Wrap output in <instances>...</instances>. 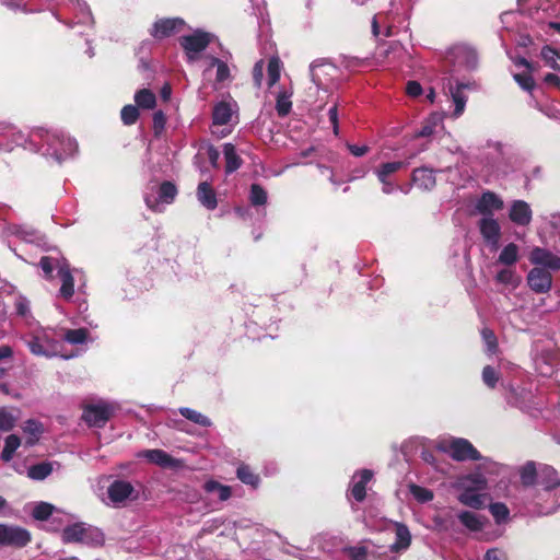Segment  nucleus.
Returning <instances> with one entry per match:
<instances>
[{
	"mask_svg": "<svg viewBox=\"0 0 560 560\" xmlns=\"http://www.w3.org/2000/svg\"><path fill=\"white\" fill-rule=\"evenodd\" d=\"M445 61L453 72L470 71L477 67L478 57L470 46L456 45L447 50Z\"/></svg>",
	"mask_w": 560,
	"mask_h": 560,
	"instance_id": "9",
	"label": "nucleus"
},
{
	"mask_svg": "<svg viewBox=\"0 0 560 560\" xmlns=\"http://www.w3.org/2000/svg\"><path fill=\"white\" fill-rule=\"evenodd\" d=\"M178 411L184 418H186L187 420H189L196 424H199L201 427L208 428L212 424L211 420L207 416H205V415L200 413L199 411H196L191 408L182 407V408H179Z\"/></svg>",
	"mask_w": 560,
	"mask_h": 560,
	"instance_id": "44",
	"label": "nucleus"
},
{
	"mask_svg": "<svg viewBox=\"0 0 560 560\" xmlns=\"http://www.w3.org/2000/svg\"><path fill=\"white\" fill-rule=\"evenodd\" d=\"M267 191L258 184H253L249 191V201L254 207L267 203Z\"/></svg>",
	"mask_w": 560,
	"mask_h": 560,
	"instance_id": "51",
	"label": "nucleus"
},
{
	"mask_svg": "<svg viewBox=\"0 0 560 560\" xmlns=\"http://www.w3.org/2000/svg\"><path fill=\"white\" fill-rule=\"evenodd\" d=\"M120 117H121L122 122L126 126L133 125L137 121L138 117H139L138 107L133 106V105H126V106H124L121 112H120Z\"/></svg>",
	"mask_w": 560,
	"mask_h": 560,
	"instance_id": "56",
	"label": "nucleus"
},
{
	"mask_svg": "<svg viewBox=\"0 0 560 560\" xmlns=\"http://www.w3.org/2000/svg\"><path fill=\"white\" fill-rule=\"evenodd\" d=\"M62 540L65 542H100L103 540V534L91 525L75 523L63 528Z\"/></svg>",
	"mask_w": 560,
	"mask_h": 560,
	"instance_id": "14",
	"label": "nucleus"
},
{
	"mask_svg": "<svg viewBox=\"0 0 560 560\" xmlns=\"http://www.w3.org/2000/svg\"><path fill=\"white\" fill-rule=\"evenodd\" d=\"M39 267L47 279L52 278V271L57 269L61 280L60 295L66 300L72 298L74 293L73 277L63 257H59L58 255L43 256L39 260Z\"/></svg>",
	"mask_w": 560,
	"mask_h": 560,
	"instance_id": "6",
	"label": "nucleus"
},
{
	"mask_svg": "<svg viewBox=\"0 0 560 560\" xmlns=\"http://www.w3.org/2000/svg\"><path fill=\"white\" fill-rule=\"evenodd\" d=\"M215 39V35L202 30H196L192 34L182 36L179 42L187 61L192 63L200 58V54Z\"/></svg>",
	"mask_w": 560,
	"mask_h": 560,
	"instance_id": "11",
	"label": "nucleus"
},
{
	"mask_svg": "<svg viewBox=\"0 0 560 560\" xmlns=\"http://www.w3.org/2000/svg\"><path fill=\"white\" fill-rule=\"evenodd\" d=\"M329 70L334 71L335 67L331 63L315 60L310 66L311 79L317 88L324 85L320 73L329 74Z\"/></svg>",
	"mask_w": 560,
	"mask_h": 560,
	"instance_id": "38",
	"label": "nucleus"
},
{
	"mask_svg": "<svg viewBox=\"0 0 560 560\" xmlns=\"http://www.w3.org/2000/svg\"><path fill=\"white\" fill-rule=\"evenodd\" d=\"M495 280L499 283L512 287H516L520 283V278L516 276L515 271L510 268L500 270L495 276Z\"/></svg>",
	"mask_w": 560,
	"mask_h": 560,
	"instance_id": "53",
	"label": "nucleus"
},
{
	"mask_svg": "<svg viewBox=\"0 0 560 560\" xmlns=\"http://www.w3.org/2000/svg\"><path fill=\"white\" fill-rule=\"evenodd\" d=\"M372 477L373 472L369 469H362L353 475L350 494L355 501L362 502L365 499L366 485L371 481Z\"/></svg>",
	"mask_w": 560,
	"mask_h": 560,
	"instance_id": "29",
	"label": "nucleus"
},
{
	"mask_svg": "<svg viewBox=\"0 0 560 560\" xmlns=\"http://www.w3.org/2000/svg\"><path fill=\"white\" fill-rule=\"evenodd\" d=\"M533 361L540 375L551 376L560 364V353L552 347L536 342L533 349Z\"/></svg>",
	"mask_w": 560,
	"mask_h": 560,
	"instance_id": "12",
	"label": "nucleus"
},
{
	"mask_svg": "<svg viewBox=\"0 0 560 560\" xmlns=\"http://www.w3.org/2000/svg\"><path fill=\"white\" fill-rule=\"evenodd\" d=\"M22 339L31 353L36 357L54 358L60 355L65 359L74 357V354L62 353L63 343L55 329L42 327L37 323L28 327Z\"/></svg>",
	"mask_w": 560,
	"mask_h": 560,
	"instance_id": "2",
	"label": "nucleus"
},
{
	"mask_svg": "<svg viewBox=\"0 0 560 560\" xmlns=\"http://www.w3.org/2000/svg\"><path fill=\"white\" fill-rule=\"evenodd\" d=\"M185 26V21L180 18L160 19L154 22L150 34L155 39H163L180 32Z\"/></svg>",
	"mask_w": 560,
	"mask_h": 560,
	"instance_id": "18",
	"label": "nucleus"
},
{
	"mask_svg": "<svg viewBox=\"0 0 560 560\" xmlns=\"http://www.w3.org/2000/svg\"><path fill=\"white\" fill-rule=\"evenodd\" d=\"M540 55L548 67L555 70H560V54L557 50L550 46H545L541 49Z\"/></svg>",
	"mask_w": 560,
	"mask_h": 560,
	"instance_id": "50",
	"label": "nucleus"
},
{
	"mask_svg": "<svg viewBox=\"0 0 560 560\" xmlns=\"http://www.w3.org/2000/svg\"><path fill=\"white\" fill-rule=\"evenodd\" d=\"M509 219L517 226H527L533 219V210L524 200H513L509 208Z\"/></svg>",
	"mask_w": 560,
	"mask_h": 560,
	"instance_id": "22",
	"label": "nucleus"
},
{
	"mask_svg": "<svg viewBox=\"0 0 560 560\" xmlns=\"http://www.w3.org/2000/svg\"><path fill=\"white\" fill-rule=\"evenodd\" d=\"M21 418V410L18 407H0V431H11Z\"/></svg>",
	"mask_w": 560,
	"mask_h": 560,
	"instance_id": "33",
	"label": "nucleus"
},
{
	"mask_svg": "<svg viewBox=\"0 0 560 560\" xmlns=\"http://www.w3.org/2000/svg\"><path fill=\"white\" fill-rule=\"evenodd\" d=\"M223 154L225 159V173L232 174L238 170L242 165V160L236 153V149L232 143H225L223 145Z\"/></svg>",
	"mask_w": 560,
	"mask_h": 560,
	"instance_id": "36",
	"label": "nucleus"
},
{
	"mask_svg": "<svg viewBox=\"0 0 560 560\" xmlns=\"http://www.w3.org/2000/svg\"><path fill=\"white\" fill-rule=\"evenodd\" d=\"M454 517L469 532L477 533L482 530L488 518L476 512L468 510L455 511Z\"/></svg>",
	"mask_w": 560,
	"mask_h": 560,
	"instance_id": "25",
	"label": "nucleus"
},
{
	"mask_svg": "<svg viewBox=\"0 0 560 560\" xmlns=\"http://www.w3.org/2000/svg\"><path fill=\"white\" fill-rule=\"evenodd\" d=\"M54 506L46 502H39L33 509L32 515L35 520L45 521L52 514Z\"/></svg>",
	"mask_w": 560,
	"mask_h": 560,
	"instance_id": "57",
	"label": "nucleus"
},
{
	"mask_svg": "<svg viewBox=\"0 0 560 560\" xmlns=\"http://www.w3.org/2000/svg\"><path fill=\"white\" fill-rule=\"evenodd\" d=\"M503 200L492 191H485L476 201L475 208L483 217L493 215L503 208Z\"/></svg>",
	"mask_w": 560,
	"mask_h": 560,
	"instance_id": "26",
	"label": "nucleus"
},
{
	"mask_svg": "<svg viewBox=\"0 0 560 560\" xmlns=\"http://www.w3.org/2000/svg\"><path fill=\"white\" fill-rule=\"evenodd\" d=\"M8 235L16 236L18 238L36 245H42L43 235L35 229L28 225L9 224L4 229Z\"/></svg>",
	"mask_w": 560,
	"mask_h": 560,
	"instance_id": "27",
	"label": "nucleus"
},
{
	"mask_svg": "<svg viewBox=\"0 0 560 560\" xmlns=\"http://www.w3.org/2000/svg\"><path fill=\"white\" fill-rule=\"evenodd\" d=\"M517 259H518V247L516 244L510 243V244L505 245L503 247V249L501 250L498 261L503 265L512 266L517 261Z\"/></svg>",
	"mask_w": 560,
	"mask_h": 560,
	"instance_id": "48",
	"label": "nucleus"
},
{
	"mask_svg": "<svg viewBox=\"0 0 560 560\" xmlns=\"http://www.w3.org/2000/svg\"><path fill=\"white\" fill-rule=\"evenodd\" d=\"M203 489L207 493H217L221 502L228 501L232 495V488L230 486L222 485L212 479L203 483Z\"/></svg>",
	"mask_w": 560,
	"mask_h": 560,
	"instance_id": "40",
	"label": "nucleus"
},
{
	"mask_svg": "<svg viewBox=\"0 0 560 560\" xmlns=\"http://www.w3.org/2000/svg\"><path fill=\"white\" fill-rule=\"evenodd\" d=\"M386 523L392 525L395 532V541L389 546V550L395 553H402L408 550L412 536L407 525L396 521H387Z\"/></svg>",
	"mask_w": 560,
	"mask_h": 560,
	"instance_id": "21",
	"label": "nucleus"
},
{
	"mask_svg": "<svg viewBox=\"0 0 560 560\" xmlns=\"http://www.w3.org/2000/svg\"><path fill=\"white\" fill-rule=\"evenodd\" d=\"M176 195V186L171 182H163L158 189V196L147 192L144 195V202L151 210L161 212L163 210L162 206L172 203Z\"/></svg>",
	"mask_w": 560,
	"mask_h": 560,
	"instance_id": "17",
	"label": "nucleus"
},
{
	"mask_svg": "<svg viewBox=\"0 0 560 560\" xmlns=\"http://www.w3.org/2000/svg\"><path fill=\"white\" fill-rule=\"evenodd\" d=\"M478 226L485 242L497 247L501 237V226L498 220L493 215H486L480 219Z\"/></svg>",
	"mask_w": 560,
	"mask_h": 560,
	"instance_id": "23",
	"label": "nucleus"
},
{
	"mask_svg": "<svg viewBox=\"0 0 560 560\" xmlns=\"http://www.w3.org/2000/svg\"><path fill=\"white\" fill-rule=\"evenodd\" d=\"M518 475L522 487L537 486L555 490L560 486L558 471L546 464L537 465L535 462H527L520 467Z\"/></svg>",
	"mask_w": 560,
	"mask_h": 560,
	"instance_id": "4",
	"label": "nucleus"
},
{
	"mask_svg": "<svg viewBox=\"0 0 560 560\" xmlns=\"http://www.w3.org/2000/svg\"><path fill=\"white\" fill-rule=\"evenodd\" d=\"M52 472V464L49 462H43L36 465H32L27 469L28 478L33 480H44Z\"/></svg>",
	"mask_w": 560,
	"mask_h": 560,
	"instance_id": "43",
	"label": "nucleus"
},
{
	"mask_svg": "<svg viewBox=\"0 0 560 560\" xmlns=\"http://www.w3.org/2000/svg\"><path fill=\"white\" fill-rule=\"evenodd\" d=\"M31 541V534L27 529L2 524V546L24 547Z\"/></svg>",
	"mask_w": 560,
	"mask_h": 560,
	"instance_id": "19",
	"label": "nucleus"
},
{
	"mask_svg": "<svg viewBox=\"0 0 560 560\" xmlns=\"http://www.w3.org/2000/svg\"><path fill=\"white\" fill-rule=\"evenodd\" d=\"M292 108L291 93L283 90L277 95L276 110L280 117L287 116Z\"/></svg>",
	"mask_w": 560,
	"mask_h": 560,
	"instance_id": "49",
	"label": "nucleus"
},
{
	"mask_svg": "<svg viewBox=\"0 0 560 560\" xmlns=\"http://www.w3.org/2000/svg\"><path fill=\"white\" fill-rule=\"evenodd\" d=\"M466 86H467L466 84H457L456 86H452V85L450 86L452 100L455 105V109H454V114H453L455 118L459 117L464 113L467 97L463 93V89Z\"/></svg>",
	"mask_w": 560,
	"mask_h": 560,
	"instance_id": "39",
	"label": "nucleus"
},
{
	"mask_svg": "<svg viewBox=\"0 0 560 560\" xmlns=\"http://www.w3.org/2000/svg\"><path fill=\"white\" fill-rule=\"evenodd\" d=\"M411 180L413 185L423 190H431L436 184L434 171L425 166L415 168Z\"/></svg>",
	"mask_w": 560,
	"mask_h": 560,
	"instance_id": "31",
	"label": "nucleus"
},
{
	"mask_svg": "<svg viewBox=\"0 0 560 560\" xmlns=\"http://www.w3.org/2000/svg\"><path fill=\"white\" fill-rule=\"evenodd\" d=\"M236 476L245 485L257 487L259 483V477L255 475L246 465H241L237 468Z\"/></svg>",
	"mask_w": 560,
	"mask_h": 560,
	"instance_id": "52",
	"label": "nucleus"
},
{
	"mask_svg": "<svg viewBox=\"0 0 560 560\" xmlns=\"http://www.w3.org/2000/svg\"><path fill=\"white\" fill-rule=\"evenodd\" d=\"M523 503L528 512L541 516L555 513L559 508L553 490L537 486L523 487Z\"/></svg>",
	"mask_w": 560,
	"mask_h": 560,
	"instance_id": "5",
	"label": "nucleus"
},
{
	"mask_svg": "<svg viewBox=\"0 0 560 560\" xmlns=\"http://www.w3.org/2000/svg\"><path fill=\"white\" fill-rule=\"evenodd\" d=\"M30 144L33 151L58 163L74 155L78 150L77 141L59 129L36 128L30 133Z\"/></svg>",
	"mask_w": 560,
	"mask_h": 560,
	"instance_id": "1",
	"label": "nucleus"
},
{
	"mask_svg": "<svg viewBox=\"0 0 560 560\" xmlns=\"http://www.w3.org/2000/svg\"><path fill=\"white\" fill-rule=\"evenodd\" d=\"M15 312L19 316H21L27 327L36 324L35 319L32 316L31 308H30V302L24 296H19L15 299L14 302Z\"/></svg>",
	"mask_w": 560,
	"mask_h": 560,
	"instance_id": "41",
	"label": "nucleus"
},
{
	"mask_svg": "<svg viewBox=\"0 0 560 560\" xmlns=\"http://www.w3.org/2000/svg\"><path fill=\"white\" fill-rule=\"evenodd\" d=\"M530 72L532 71H528L526 70L525 73H515L513 77H514V80L517 82V84L524 90V91H527V92H530L534 86H535V82L530 75Z\"/></svg>",
	"mask_w": 560,
	"mask_h": 560,
	"instance_id": "59",
	"label": "nucleus"
},
{
	"mask_svg": "<svg viewBox=\"0 0 560 560\" xmlns=\"http://www.w3.org/2000/svg\"><path fill=\"white\" fill-rule=\"evenodd\" d=\"M489 512L498 525L510 520V510L505 503L494 502L489 504Z\"/></svg>",
	"mask_w": 560,
	"mask_h": 560,
	"instance_id": "45",
	"label": "nucleus"
},
{
	"mask_svg": "<svg viewBox=\"0 0 560 560\" xmlns=\"http://www.w3.org/2000/svg\"><path fill=\"white\" fill-rule=\"evenodd\" d=\"M438 125V119L436 118H431L429 119L422 127L420 130H418L415 135L416 138H425V137H430L434 133V128L435 126Z\"/></svg>",
	"mask_w": 560,
	"mask_h": 560,
	"instance_id": "60",
	"label": "nucleus"
},
{
	"mask_svg": "<svg viewBox=\"0 0 560 560\" xmlns=\"http://www.w3.org/2000/svg\"><path fill=\"white\" fill-rule=\"evenodd\" d=\"M410 493L420 503L429 502L433 499V492L427 488L417 485L409 486Z\"/></svg>",
	"mask_w": 560,
	"mask_h": 560,
	"instance_id": "55",
	"label": "nucleus"
},
{
	"mask_svg": "<svg viewBox=\"0 0 560 560\" xmlns=\"http://www.w3.org/2000/svg\"><path fill=\"white\" fill-rule=\"evenodd\" d=\"M75 22H63L67 26L73 27L74 24H84L92 25L93 24V15L88 7V4L81 0H75Z\"/></svg>",
	"mask_w": 560,
	"mask_h": 560,
	"instance_id": "37",
	"label": "nucleus"
},
{
	"mask_svg": "<svg viewBox=\"0 0 560 560\" xmlns=\"http://www.w3.org/2000/svg\"><path fill=\"white\" fill-rule=\"evenodd\" d=\"M238 106L234 101H221L212 110V135L224 138L232 132V127L238 122Z\"/></svg>",
	"mask_w": 560,
	"mask_h": 560,
	"instance_id": "7",
	"label": "nucleus"
},
{
	"mask_svg": "<svg viewBox=\"0 0 560 560\" xmlns=\"http://www.w3.org/2000/svg\"><path fill=\"white\" fill-rule=\"evenodd\" d=\"M138 457L144 458L162 468H175L179 464V462L173 458L168 453L159 448L144 450L138 454Z\"/></svg>",
	"mask_w": 560,
	"mask_h": 560,
	"instance_id": "28",
	"label": "nucleus"
},
{
	"mask_svg": "<svg viewBox=\"0 0 560 560\" xmlns=\"http://www.w3.org/2000/svg\"><path fill=\"white\" fill-rule=\"evenodd\" d=\"M439 448L448 454L456 462L481 460L479 468L498 471L499 465L490 458H483L477 448L464 438L444 439L439 443Z\"/></svg>",
	"mask_w": 560,
	"mask_h": 560,
	"instance_id": "3",
	"label": "nucleus"
},
{
	"mask_svg": "<svg viewBox=\"0 0 560 560\" xmlns=\"http://www.w3.org/2000/svg\"><path fill=\"white\" fill-rule=\"evenodd\" d=\"M62 339L70 345H84L88 342L89 331L85 328L68 329L61 340Z\"/></svg>",
	"mask_w": 560,
	"mask_h": 560,
	"instance_id": "47",
	"label": "nucleus"
},
{
	"mask_svg": "<svg viewBox=\"0 0 560 560\" xmlns=\"http://www.w3.org/2000/svg\"><path fill=\"white\" fill-rule=\"evenodd\" d=\"M504 397L509 405L526 411L538 409L540 405L535 400L532 388L509 385L505 387Z\"/></svg>",
	"mask_w": 560,
	"mask_h": 560,
	"instance_id": "16",
	"label": "nucleus"
},
{
	"mask_svg": "<svg viewBox=\"0 0 560 560\" xmlns=\"http://www.w3.org/2000/svg\"><path fill=\"white\" fill-rule=\"evenodd\" d=\"M20 445L21 440L18 435L10 434L9 436H7L3 450L0 455L1 459L5 463L10 462L13 458V455Z\"/></svg>",
	"mask_w": 560,
	"mask_h": 560,
	"instance_id": "46",
	"label": "nucleus"
},
{
	"mask_svg": "<svg viewBox=\"0 0 560 560\" xmlns=\"http://www.w3.org/2000/svg\"><path fill=\"white\" fill-rule=\"evenodd\" d=\"M457 500L463 504L470 509L480 510L485 506V503L488 499L487 493H482L479 491H475L474 489H457Z\"/></svg>",
	"mask_w": 560,
	"mask_h": 560,
	"instance_id": "30",
	"label": "nucleus"
},
{
	"mask_svg": "<svg viewBox=\"0 0 560 560\" xmlns=\"http://www.w3.org/2000/svg\"><path fill=\"white\" fill-rule=\"evenodd\" d=\"M197 198L208 210H213L218 206L215 192L208 182H202L198 185Z\"/></svg>",
	"mask_w": 560,
	"mask_h": 560,
	"instance_id": "34",
	"label": "nucleus"
},
{
	"mask_svg": "<svg viewBox=\"0 0 560 560\" xmlns=\"http://www.w3.org/2000/svg\"><path fill=\"white\" fill-rule=\"evenodd\" d=\"M11 137H12V142L15 144V145H23L24 148L26 149H30L33 151V149L31 148V144H30V137L26 138V136L21 132V131H18L13 128H11L9 130Z\"/></svg>",
	"mask_w": 560,
	"mask_h": 560,
	"instance_id": "61",
	"label": "nucleus"
},
{
	"mask_svg": "<svg viewBox=\"0 0 560 560\" xmlns=\"http://www.w3.org/2000/svg\"><path fill=\"white\" fill-rule=\"evenodd\" d=\"M482 338L487 345V349L489 352H493L497 348V339L494 334L489 329L482 330Z\"/></svg>",
	"mask_w": 560,
	"mask_h": 560,
	"instance_id": "63",
	"label": "nucleus"
},
{
	"mask_svg": "<svg viewBox=\"0 0 560 560\" xmlns=\"http://www.w3.org/2000/svg\"><path fill=\"white\" fill-rule=\"evenodd\" d=\"M264 78V61L259 60L255 63L253 69V79L256 86H260Z\"/></svg>",
	"mask_w": 560,
	"mask_h": 560,
	"instance_id": "64",
	"label": "nucleus"
},
{
	"mask_svg": "<svg viewBox=\"0 0 560 560\" xmlns=\"http://www.w3.org/2000/svg\"><path fill=\"white\" fill-rule=\"evenodd\" d=\"M268 85L271 88L280 79L281 65L277 57H272L268 62Z\"/></svg>",
	"mask_w": 560,
	"mask_h": 560,
	"instance_id": "54",
	"label": "nucleus"
},
{
	"mask_svg": "<svg viewBox=\"0 0 560 560\" xmlns=\"http://www.w3.org/2000/svg\"><path fill=\"white\" fill-rule=\"evenodd\" d=\"M409 166L408 161H393L380 164L374 170L378 182L382 184V191L386 195H390L398 190V185L394 182V175L400 170H405Z\"/></svg>",
	"mask_w": 560,
	"mask_h": 560,
	"instance_id": "15",
	"label": "nucleus"
},
{
	"mask_svg": "<svg viewBox=\"0 0 560 560\" xmlns=\"http://www.w3.org/2000/svg\"><path fill=\"white\" fill-rule=\"evenodd\" d=\"M529 261L535 266L544 267L548 271L560 270V257L542 247H534L532 249Z\"/></svg>",
	"mask_w": 560,
	"mask_h": 560,
	"instance_id": "20",
	"label": "nucleus"
},
{
	"mask_svg": "<svg viewBox=\"0 0 560 560\" xmlns=\"http://www.w3.org/2000/svg\"><path fill=\"white\" fill-rule=\"evenodd\" d=\"M499 372L494 368L490 365L483 368L482 381L489 388H494L499 382Z\"/></svg>",
	"mask_w": 560,
	"mask_h": 560,
	"instance_id": "58",
	"label": "nucleus"
},
{
	"mask_svg": "<svg viewBox=\"0 0 560 560\" xmlns=\"http://www.w3.org/2000/svg\"><path fill=\"white\" fill-rule=\"evenodd\" d=\"M202 59V78L206 81H211L214 72L212 82L214 89L223 88L232 81L231 69L224 60L211 55H205Z\"/></svg>",
	"mask_w": 560,
	"mask_h": 560,
	"instance_id": "10",
	"label": "nucleus"
},
{
	"mask_svg": "<svg viewBox=\"0 0 560 560\" xmlns=\"http://www.w3.org/2000/svg\"><path fill=\"white\" fill-rule=\"evenodd\" d=\"M97 498L107 506L120 508L129 500H136L138 492L133 485L125 479H115L108 486L106 491L98 488Z\"/></svg>",
	"mask_w": 560,
	"mask_h": 560,
	"instance_id": "8",
	"label": "nucleus"
},
{
	"mask_svg": "<svg viewBox=\"0 0 560 560\" xmlns=\"http://www.w3.org/2000/svg\"><path fill=\"white\" fill-rule=\"evenodd\" d=\"M457 489H466L471 488L475 491H479L485 493L483 491L488 488V481L486 477L481 472H474L467 476H464L457 480L456 483Z\"/></svg>",
	"mask_w": 560,
	"mask_h": 560,
	"instance_id": "32",
	"label": "nucleus"
},
{
	"mask_svg": "<svg viewBox=\"0 0 560 560\" xmlns=\"http://www.w3.org/2000/svg\"><path fill=\"white\" fill-rule=\"evenodd\" d=\"M166 124V117L162 110H158L153 114V128L156 135L164 130Z\"/></svg>",
	"mask_w": 560,
	"mask_h": 560,
	"instance_id": "62",
	"label": "nucleus"
},
{
	"mask_svg": "<svg viewBox=\"0 0 560 560\" xmlns=\"http://www.w3.org/2000/svg\"><path fill=\"white\" fill-rule=\"evenodd\" d=\"M22 429L23 432L27 435L25 440V444L27 446L35 445L44 431L43 424L34 419H28L25 421Z\"/></svg>",
	"mask_w": 560,
	"mask_h": 560,
	"instance_id": "35",
	"label": "nucleus"
},
{
	"mask_svg": "<svg viewBox=\"0 0 560 560\" xmlns=\"http://www.w3.org/2000/svg\"><path fill=\"white\" fill-rule=\"evenodd\" d=\"M137 107L152 109L156 104L155 94L149 89H141L135 94Z\"/></svg>",
	"mask_w": 560,
	"mask_h": 560,
	"instance_id": "42",
	"label": "nucleus"
},
{
	"mask_svg": "<svg viewBox=\"0 0 560 560\" xmlns=\"http://www.w3.org/2000/svg\"><path fill=\"white\" fill-rule=\"evenodd\" d=\"M115 411V404L105 400H98L84 407L82 419L90 427L103 428L113 417Z\"/></svg>",
	"mask_w": 560,
	"mask_h": 560,
	"instance_id": "13",
	"label": "nucleus"
},
{
	"mask_svg": "<svg viewBox=\"0 0 560 560\" xmlns=\"http://www.w3.org/2000/svg\"><path fill=\"white\" fill-rule=\"evenodd\" d=\"M527 283L536 293H547L552 285L550 271L535 267L527 275Z\"/></svg>",
	"mask_w": 560,
	"mask_h": 560,
	"instance_id": "24",
	"label": "nucleus"
}]
</instances>
